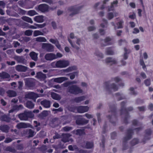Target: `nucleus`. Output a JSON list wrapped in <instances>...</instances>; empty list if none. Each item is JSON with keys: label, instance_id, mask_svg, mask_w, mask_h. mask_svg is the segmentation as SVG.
I'll return each instance as SVG.
<instances>
[{"label": "nucleus", "instance_id": "obj_21", "mask_svg": "<svg viewBox=\"0 0 153 153\" xmlns=\"http://www.w3.org/2000/svg\"><path fill=\"white\" fill-rule=\"evenodd\" d=\"M72 133L73 134L76 135L82 136L85 134V132L84 130L82 129H77L74 130L72 131Z\"/></svg>", "mask_w": 153, "mask_h": 153}, {"label": "nucleus", "instance_id": "obj_7", "mask_svg": "<svg viewBox=\"0 0 153 153\" xmlns=\"http://www.w3.org/2000/svg\"><path fill=\"white\" fill-rule=\"evenodd\" d=\"M105 62L108 65H113L116 64L117 63V59L111 57L107 58L105 59Z\"/></svg>", "mask_w": 153, "mask_h": 153}, {"label": "nucleus", "instance_id": "obj_36", "mask_svg": "<svg viewBox=\"0 0 153 153\" xmlns=\"http://www.w3.org/2000/svg\"><path fill=\"white\" fill-rule=\"evenodd\" d=\"M68 40L71 45V46L73 48H75L77 50H79V46H77V45H76L74 43H73L70 39H68Z\"/></svg>", "mask_w": 153, "mask_h": 153}, {"label": "nucleus", "instance_id": "obj_14", "mask_svg": "<svg viewBox=\"0 0 153 153\" xmlns=\"http://www.w3.org/2000/svg\"><path fill=\"white\" fill-rule=\"evenodd\" d=\"M48 9V5L45 4H40L38 7V9L42 12L47 11Z\"/></svg>", "mask_w": 153, "mask_h": 153}, {"label": "nucleus", "instance_id": "obj_13", "mask_svg": "<svg viewBox=\"0 0 153 153\" xmlns=\"http://www.w3.org/2000/svg\"><path fill=\"white\" fill-rule=\"evenodd\" d=\"M25 84L28 87H31L34 85L33 80L32 79H25Z\"/></svg>", "mask_w": 153, "mask_h": 153}, {"label": "nucleus", "instance_id": "obj_30", "mask_svg": "<svg viewBox=\"0 0 153 153\" xmlns=\"http://www.w3.org/2000/svg\"><path fill=\"white\" fill-rule=\"evenodd\" d=\"M77 69L76 66H73L69 67L67 69L64 70L65 71L69 72L76 70Z\"/></svg>", "mask_w": 153, "mask_h": 153}, {"label": "nucleus", "instance_id": "obj_47", "mask_svg": "<svg viewBox=\"0 0 153 153\" xmlns=\"http://www.w3.org/2000/svg\"><path fill=\"white\" fill-rule=\"evenodd\" d=\"M93 146V144L92 143L87 142L86 143V147L88 149H90Z\"/></svg>", "mask_w": 153, "mask_h": 153}, {"label": "nucleus", "instance_id": "obj_23", "mask_svg": "<svg viewBox=\"0 0 153 153\" xmlns=\"http://www.w3.org/2000/svg\"><path fill=\"white\" fill-rule=\"evenodd\" d=\"M29 55L33 60L35 61H37L38 59V54L34 52L33 51L30 53Z\"/></svg>", "mask_w": 153, "mask_h": 153}, {"label": "nucleus", "instance_id": "obj_34", "mask_svg": "<svg viewBox=\"0 0 153 153\" xmlns=\"http://www.w3.org/2000/svg\"><path fill=\"white\" fill-rule=\"evenodd\" d=\"M36 41L40 42H47L46 38L43 37H39L36 38Z\"/></svg>", "mask_w": 153, "mask_h": 153}, {"label": "nucleus", "instance_id": "obj_58", "mask_svg": "<svg viewBox=\"0 0 153 153\" xmlns=\"http://www.w3.org/2000/svg\"><path fill=\"white\" fill-rule=\"evenodd\" d=\"M112 80L113 81L116 82H117L120 81L121 80V79L118 77H116L113 78L112 79Z\"/></svg>", "mask_w": 153, "mask_h": 153}, {"label": "nucleus", "instance_id": "obj_16", "mask_svg": "<svg viewBox=\"0 0 153 153\" xmlns=\"http://www.w3.org/2000/svg\"><path fill=\"white\" fill-rule=\"evenodd\" d=\"M14 59L18 63L25 64L26 63V60L22 56H15L14 57Z\"/></svg>", "mask_w": 153, "mask_h": 153}, {"label": "nucleus", "instance_id": "obj_45", "mask_svg": "<svg viewBox=\"0 0 153 153\" xmlns=\"http://www.w3.org/2000/svg\"><path fill=\"white\" fill-rule=\"evenodd\" d=\"M5 150L7 151H9L11 152H15L16 150L10 146L7 147L5 149Z\"/></svg>", "mask_w": 153, "mask_h": 153}, {"label": "nucleus", "instance_id": "obj_48", "mask_svg": "<svg viewBox=\"0 0 153 153\" xmlns=\"http://www.w3.org/2000/svg\"><path fill=\"white\" fill-rule=\"evenodd\" d=\"M18 13L20 14L25 15L26 13V11L21 8H19L17 11Z\"/></svg>", "mask_w": 153, "mask_h": 153}, {"label": "nucleus", "instance_id": "obj_6", "mask_svg": "<svg viewBox=\"0 0 153 153\" xmlns=\"http://www.w3.org/2000/svg\"><path fill=\"white\" fill-rule=\"evenodd\" d=\"M42 47L48 52H51L53 50V46L50 43H43Z\"/></svg>", "mask_w": 153, "mask_h": 153}, {"label": "nucleus", "instance_id": "obj_17", "mask_svg": "<svg viewBox=\"0 0 153 153\" xmlns=\"http://www.w3.org/2000/svg\"><path fill=\"white\" fill-rule=\"evenodd\" d=\"M89 109V107L87 106H80L77 108V110L79 113H83L87 112Z\"/></svg>", "mask_w": 153, "mask_h": 153}, {"label": "nucleus", "instance_id": "obj_42", "mask_svg": "<svg viewBox=\"0 0 153 153\" xmlns=\"http://www.w3.org/2000/svg\"><path fill=\"white\" fill-rule=\"evenodd\" d=\"M7 93L8 95L11 97L15 96L16 95V92L13 91H7Z\"/></svg>", "mask_w": 153, "mask_h": 153}, {"label": "nucleus", "instance_id": "obj_24", "mask_svg": "<svg viewBox=\"0 0 153 153\" xmlns=\"http://www.w3.org/2000/svg\"><path fill=\"white\" fill-rule=\"evenodd\" d=\"M94 55L97 57L98 60L102 59L103 58V54L98 51H96L94 52Z\"/></svg>", "mask_w": 153, "mask_h": 153}, {"label": "nucleus", "instance_id": "obj_43", "mask_svg": "<svg viewBox=\"0 0 153 153\" xmlns=\"http://www.w3.org/2000/svg\"><path fill=\"white\" fill-rule=\"evenodd\" d=\"M43 33L41 31L39 30H35L33 33V35L34 36H37L39 35H43Z\"/></svg>", "mask_w": 153, "mask_h": 153}, {"label": "nucleus", "instance_id": "obj_46", "mask_svg": "<svg viewBox=\"0 0 153 153\" xmlns=\"http://www.w3.org/2000/svg\"><path fill=\"white\" fill-rule=\"evenodd\" d=\"M33 32V31L31 30H27L25 31V35L27 36H30L32 35Z\"/></svg>", "mask_w": 153, "mask_h": 153}, {"label": "nucleus", "instance_id": "obj_1", "mask_svg": "<svg viewBox=\"0 0 153 153\" xmlns=\"http://www.w3.org/2000/svg\"><path fill=\"white\" fill-rule=\"evenodd\" d=\"M69 61L62 59L52 62L51 65L53 68H63L68 67L69 65Z\"/></svg>", "mask_w": 153, "mask_h": 153}, {"label": "nucleus", "instance_id": "obj_2", "mask_svg": "<svg viewBox=\"0 0 153 153\" xmlns=\"http://www.w3.org/2000/svg\"><path fill=\"white\" fill-rule=\"evenodd\" d=\"M62 56V54L60 53H57L56 54L53 53H50L46 54L44 58L47 61H52L58 58H60Z\"/></svg>", "mask_w": 153, "mask_h": 153}, {"label": "nucleus", "instance_id": "obj_61", "mask_svg": "<svg viewBox=\"0 0 153 153\" xmlns=\"http://www.w3.org/2000/svg\"><path fill=\"white\" fill-rule=\"evenodd\" d=\"M58 41L56 39H51L49 40V41L51 42V43H53V44H56V43Z\"/></svg>", "mask_w": 153, "mask_h": 153}, {"label": "nucleus", "instance_id": "obj_50", "mask_svg": "<svg viewBox=\"0 0 153 153\" xmlns=\"http://www.w3.org/2000/svg\"><path fill=\"white\" fill-rule=\"evenodd\" d=\"M72 129V128L71 127L68 126H65L62 128V129L65 131H68Z\"/></svg>", "mask_w": 153, "mask_h": 153}, {"label": "nucleus", "instance_id": "obj_37", "mask_svg": "<svg viewBox=\"0 0 153 153\" xmlns=\"http://www.w3.org/2000/svg\"><path fill=\"white\" fill-rule=\"evenodd\" d=\"M85 99V97L83 96L75 98L74 99V101L75 102L77 103H79L82 101L84 100Z\"/></svg>", "mask_w": 153, "mask_h": 153}, {"label": "nucleus", "instance_id": "obj_41", "mask_svg": "<svg viewBox=\"0 0 153 153\" xmlns=\"http://www.w3.org/2000/svg\"><path fill=\"white\" fill-rule=\"evenodd\" d=\"M35 132L31 129H29L28 131V137L30 138L33 137L35 134Z\"/></svg>", "mask_w": 153, "mask_h": 153}, {"label": "nucleus", "instance_id": "obj_8", "mask_svg": "<svg viewBox=\"0 0 153 153\" xmlns=\"http://www.w3.org/2000/svg\"><path fill=\"white\" fill-rule=\"evenodd\" d=\"M16 127L18 129L26 128H32L33 126L29 123H20L17 124Z\"/></svg>", "mask_w": 153, "mask_h": 153}, {"label": "nucleus", "instance_id": "obj_55", "mask_svg": "<svg viewBox=\"0 0 153 153\" xmlns=\"http://www.w3.org/2000/svg\"><path fill=\"white\" fill-rule=\"evenodd\" d=\"M138 140L137 139H134L131 142V144L132 145H134L138 143Z\"/></svg>", "mask_w": 153, "mask_h": 153}, {"label": "nucleus", "instance_id": "obj_63", "mask_svg": "<svg viewBox=\"0 0 153 153\" xmlns=\"http://www.w3.org/2000/svg\"><path fill=\"white\" fill-rule=\"evenodd\" d=\"M53 111H55L57 112H61L63 111V109L62 108H59L58 109H53Z\"/></svg>", "mask_w": 153, "mask_h": 153}, {"label": "nucleus", "instance_id": "obj_60", "mask_svg": "<svg viewBox=\"0 0 153 153\" xmlns=\"http://www.w3.org/2000/svg\"><path fill=\"white\" fill-rule=\"evenodd\" d=\"M76 44L78 45L79 46L81 43V39L79 38H76Z\"/></svg>", "mask_w": 153, "mask_h": 153}, {"label": "nucleus", "instance_id": "obj_19", "mask_svg": "<svg viewBox=\"0 0 153 153\" xmlns=\"http://www.w3.org/2000/svg\"><path fill=\"white\" fill-rule=\"evenodd\" d=\"M88 120L84 118L78 119L76 121V123L78 125H83L88 123Z\"/></svg>", "mask_w": 153, "mask_h": 153}, {"label": "nucleus", "instance_id": "obj_38", "mask_svg": "<svg viewBox=\"0 0 153 153\" xmlns=\"http://www.w3.org/2000/svg\"><path fill=\"white\" fill-rule=\"evenodd\" d=\"M124 53L123 56V58L125 59H126L128 58L127 54L130 53V51L129 50L127 49L126 48H124Z\"/></svg>", "mask_w": 153, "mask_h": 153}, {"label": "nucleus", "instance_id": "obj_35", "mask_svg": "<svg viewBox=\"0 0 153 153\" xmlns=\"http://www.w3.org/2000/svg\"><path fill=\"white\" fill-rule=\"evenodd\" d=\"M117 3L118 1H117L116 0V1H114L113 2L111 3L110 7L108 8V11H110L112 10H113L114 7L117 6Z\"/></svg>", "mask_w": 153, "mask_h": 153}, {"label": "nucleus", "instance_id": "obj_40", "mask_svg": "<svg viewBox=\"0 0 153 153\" xmlns=\"http://www.w3.org/2000/svg\"><path fill=\"white\" fill-rule=\"evenodd\" d=\"M27 14L30 16H33L38 14V13L35 10H31L27 11Z\"/></svg>", "mask_w": 153, "mask_h": 153}, {"label": "nucleus", "instance_id": "obj_51", "mask_svg": "<svg viewBox=\"0 0 153 153\" xmlns=\"http://www.w3.org/2000/svg\"><path fill=\"white\" fill-rule=\"evenodd\" d=\"M40 150L43 153H44L46 150L47 148L45 146H43L39 148Z\"/></svg>", "mask_w": 153, "mask_h": 153}, {"label": "nucleus", "instance_id": "obj_12", "mask_svg": "<svg viewBox=\"0 0 153 153\" xmlns=\"http://www.w3.org/2000/svg\"><path fill=\"white\" fill-rule=\"evenodd\" d=\"M104 86L105 88L107 90H109L110 88H111L114 91H117L118 89V87L114 84H112L110 87H109V83L108 82H106L104 84Z\"/></svg>", "mask_w": 153, "mask_h": 153}, {"label": "nucleus", "instance_id": "obj_49", "mask_svg": "<svg viewBox=\"0 0 153 153\" xmlns=\"http://www.w3.org/2000/svg\"><path fill=\"white\" fill-rule=\"evenodd\" d=\"M3 120L4 121L8 122L10 121V119L6 115H4L2 117Z\"/></svg>", "mask_w": 153, "mask_h": 153}, {"label": "nucleus", "instance_id": "obj_20", "mask_svg": "<svg viewBox=\"0 0 153 153\" xmlns=\"http://www.w3.org/2000/svg\"><path fill=\"white\" fill-rule=\"evenodd\" d=\"M44 16L42 15L37 16L34 18V20L37 22L42 23L44 21Z\"/></svg>", "mask_w": 153, "mask_h": 153}, {"label": "nucleus", "instance_id": "obj_56", "mask_svg": "<svg viewBox=\"0 0 153 153\" xmlns=\"http://www.w3.org/2000/svg\"><path fill=\"white\" fill-rule=\"evenodd\" d=\"M96 28L94 26H90L88 27V30L89 31H91L95 30Z\"/></svg>", "mask_w": 153, "mask_h": 153}, {"label": "nucleus", "instance_id": "obj_33", "mask_svg": "<svg viewBox=\"0 0 153 153\" xmlns=\"http://www.w3.org/2000/svg\"><path fill=\"white\" fill-rule=\"evenodd\" d=\"M9 129V127L6 125L2 126H0V130L3 132H7Z\"/></svg>", "mask_w": 153, "mask_h": 153}, {"label": "nucleus", "instance_id": "obj_32", "mask_svg": "<svg viewBox=\"0 0 153 153\" xmlns=\"http://www.w3.org/2000/svg\"><path fill=\"white\" fill-rule=\"evenodd\" d=\"M22 19L24 21L32 24L33 23V21L32 19L26 16H23L22 17Z\"/></svg>", "mask_w": 153, "mask_h": 153}, {"label": "nucleus", "instance_id": "obj_27", "mask_svg": "<svg viewBox=\"0 0 153 153\" xmlns=\"http://www.w3.org/2000/svg\"><path fill=\"white\" fill-rule=\"evenodd\" d=\"M114 14L115 16L118 15V13L116 12H114V13H109L107 15V17L108 20H111L113 18Z\"/></svg>", "mask_w": 153, "mask_h": 153}, {"label": "nucleus", "instance_id": "obj_54", "mask_svg": "<svg viewBox=\"0 0 153 153\" xmlns=\"http://www.w3.org/2000/svg\"><path fill=\"white\" fill-rule=\"evenodd\" d=\"M35 25L37 26V28H42L46 25V24L45 23H44L42 24H35Z\"/></svg>", "mask_w": 153, "mask_h": 153}, {"label": "nucleus", "instance_id": "obj_28", "mask_svg": "<svg viewBox=\"0 0 153 153\" xmlns=\"http://www.w3.org/2000/svg\"><path fill=\"white\" fill-rule=\"evenodd\" d=\"M133 132L132 130H128L127 132L128 136L125 137L124 139V141H126L127 140H128L131 138V136L132 135Z\"/></svg>", "mask_w": 153, "mask_h": 153}, {"label": "nucleus", "instance_id": "obj_10", "mask_svg": "<svg viewBox=\"0 0 153 153\" xmlns=\"http://www.w3.org/2000/svg\"><path fill=\"white\" fill-rule=\"evenodd\" d=\"M40 96L37 94L33 92H30L26 94L25 96V98L33 99L39 97Z\"/></svg>", "mask_w": 153, "mask_h": 153}, {"label": "nucleus", "instance_id": "obj_22", "mask_svg": "<svg viewBox=\"0 0 153 153\" xmlns=\"http://www.w3.org/2000/svg\"><path fill=\"white\" fill-rule=\"evenodd\" d=\"M36 77L41 80H42L46 78V76L42 72H39L36 74Z\"/></svg>", "mask_w": 153, "mask_h": 153}, {"label": "nucleus", "instance_id": "obj_11", "mask_svg": "<svg viewBox=\"0 0 153 153\" xmlns=\"http://www.w3.org/2000/svg\"><path fill=\"white\" fill-rule=\"evenodd\" d=\"M71 136V135L69 134H62V141L64 143L69 142L70 141H72V138L69 139V138Z\"/></svg>", "mask_w": 153, "mask_h": 153}, {"label": "nucleus", "instance_id": "obj_62", "mask_svg": "<svg viewBox=\"0 0 153 153\" xmlns=\"http://www.w3.org/2000/svg\"><path fill=\"white\" fill-rule=\"evenodd\" d=\"M140 64L142 66L143 68H146V66L143 60L140 59Z\"/></svg>", "mask_w": 153, "mask_h": 153}, {"label": "nucleus", "instance_id": "obj_9", "mask_svg": "<svg viewBox=\"0 0 153 153\" xmlns=\"http://www.w3.org/2000/svg\"><path fill=\"white\" fill-rule=\"evenodd\" d=\"M15 69L18 71L25 72L27 70L28 68L26 66L22 65H18L16 66Z\"/></svg>", "mask_w": 153, "mask_h": 153}, {"label": "nucleus", "instance_id": "obj_18", "mask_svg": "<svg viewBox=\"0 0 153 153\" xmlns=\"http://www.w3.org/2000/svg\"><path fill=\"white\" fill-rule=\"evenodd\" d=\"M41 104L45 108H49L51 106V102L49 100H45L41 102Z\"/></svg>", "mask_w": 153, "mask_h": 153}, {"label": "nucleus", "instance_id": "obj_44", "mask_svg": "<svg viewBox=\"0 0 153 153\" xmlns=\"http://www.w3.org/2000/svg\"><path fill=\"white\" fill-rule=\"evenodd\" d=\"M106 53L107 55H111L114 54V52L111 48H107L106 51Z\"/></svg>", "mask_w": 153, "mask_h": 153}, {"label": "nucleus", "instance_id": "obj_5", "mask_svg": "<svg viewBox=\"0 0 153 153\" xmlns=\"http://www.w3.org/2000/svg\"><path fill=\"white\" fill-rule=\"evenodd\" d=\"M32 116L30 112H26L19 115V117L21 120H27L28 117H31Z\"/></svg>", "mask_w": 153, "mask_h": 153}, {"label": "nucleus", "instance_id": "obj_39", "mask_svg": "<svg viewBox=\"0 0 153 153\" xmlns=\"http://www.w3.org/2000/svg\"><path fill=\"white\" fill-rule=\"evenodd\" d=\"M78 74V71H76L72 73L69 74H67L70 76V79H74L76 76H77Z\"/></svg>", "mask_w": 153, "mask_h": 153}, {"label": "nucleus", "instance_id": "obj_53", "mask_svg": "<svg viewBox=\"0 0 153 153\" xmlns=\"http://www.w3.org/2000/svg\"><path fill=\"white\" fill-rule=\"evenodd\" d=\"M50 113V111H45L42 112V114L43 116L46 117L48 116Z\"/></svg>", "mask_w": 153, "mask_h": 153}, {"label": "nucleus", "instance_id": "obj_64", "mask_svg": "<svg viewBox=\"0 0 153 153\" xmlns=\"http://www.w3.org/2000/svg\"><path fill=\"white\" fill-rule=\"evenodd\" d=\"M85 116L88 119H91L93 117V115L88 113H86L85 114Z\"/></svg>", "mask_w": 153, "mask_h": 153}, {"label": "nucleus", "instance_id": "obj_4", "mask_svg": "<svg viewBox=\"0 0 153 153\" xmlns=\"http://www.w3.org/2000/svg\"><path fill=\"white\" fill-rule=\"evenodd\" d=\"M81 7L73 6L69 7L68 9V13L70 16H72L79 13Z\"/></svg>", "mask_w": 153, "mask_h": 153}, {"label": "nucleus", "instance_id": "obj_15", "mask_svg": "<svg viewBox=\"0 0 153 153\" xmlns=\"http://www.w3.org/2000/svg\"><path fill=\"white\" fill-rule=\"evenodd\" d=\"M53 79L54 82L60 83L68 80V79L66 77H61L54 78Z\"/></svg>", "mask_w": 153, "mask_h": 153}, {"label": "nucleus", "instance_id": "obj_59", "mask_svg": "<svg viewBox=\"0 0 153 153\" xmlns=\"http://www.w3.org/2000/svg\"><path fill=\"white\" fill-rule=\"evenodd\" d=\"M12 140V139L10 138H7L5 139L4 142L5 143H8L11 142Z\"/></svg>", "mask_w": 153, "mask_h": 153}, {"label": "nucleus", "instance_id": "obj_25", "mask_svg": "<svg viewBox=\"0 0 153 153\" xmlns=\"http://www.w3.org/2000/svg\"><path fill=\"white\" fill-rule=\"evenodd\" d=\"M10 77V75L6 72H3L0 73V77L1 79L9 78Z\"/></svg>", "mask_w": 153, "mask_h": 153}, {"label": "nucleus", "instance_id": "obj_29", "mask_svg": "<svg viewBox=\"0 0 153 153\" xmlns=\"http://www.w3.org/2000/svg\"><path fill=\"white\" fill-rule=\"evenodd\" d=\"M34 104L31 101H28L26 103V106L28 108L32 109L34 108Z\"/></svg>", "mask_w": 153, "mask_h": 153}, {"label": "nucleus", "instance_id": "obj_3", "mask_svg": "<svg viewBox=\"0 0 153 153\" xmlns=\"http://www.w3.org/2000/svg\"><path fill=\"white\" fill-rule=\"evenodd\" d=\"M68 90L69 92L74 94H77L83 92L82 90L76 85H72L69 86Z\"/></svg>", "mask_w": 153, "mask_h": 153}, {"label": "nucleus", "instance_id": "obj_26", "mask_svg": "<svg viewBox=\"0 0 153 153\" xmlns=\"http://www.w3.org/2000/svg\"><path fill=\"white\" fill-rule=\"evenodd\" d=\"M152 131L150 129H147L146 131L145 135V138L146 139L149 140L151 137L150 135H151Z\"/></svg>", "mask_w": 153, "mask_h": 153}, {"label": "nucleus", "instance_id": "obj_57", "mask_svg": "<svg viewBox=\"0 0 153 153\" xmlns=\"http://www.w3.org/2000/svg\"><path fill=\"white\" fill-rule=\"evenodd\" d=\"M123 22L122 21H121L118 22V23L117 24L118 25V28H120L122 27V23Z\"/></svg>", "mask_w": 153, "mask_h": 153}, {"label": "nucleus", "instance_id": "obj_31", "mask_svg": "<svg viewBox=\"0 0 153 153\" xmlns=\"http://www.w3.org/2000/svg\"><path fill=\"white\" fill-rule=\"evenodd\" d=\"M51 97L53 99L56 100H59L61 99V97L59 94L54 93H52Z\"/></svg>", "mask_w": 153, "mask_h": 153}, {"label": "nucleus", "instance_id": "obj_52", "mask_svg": "<svg viewBox=\"0 0 153 153\" xmlns=\"http://www.w3.org/2000/svg\"><path fill=\"white\" fill-rule=\"evenodd\" d=\"M144 83L146 86H149L151 84V80L150 79H146L144 81Z\"/></svg>", "mask_w": 153, "mask_h": 153}]
</instances>
